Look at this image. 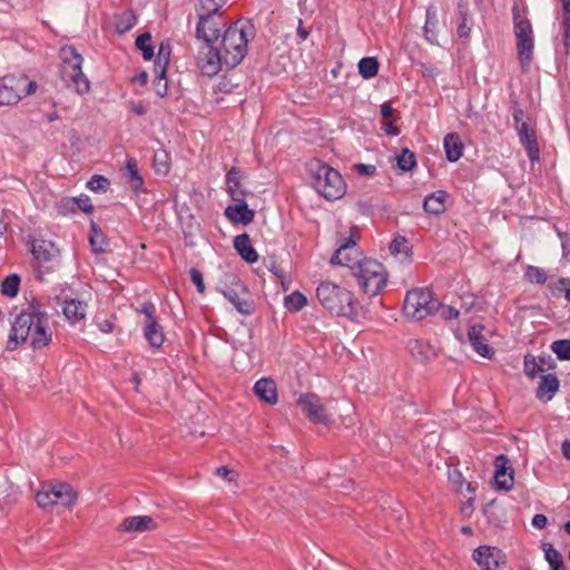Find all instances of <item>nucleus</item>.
Instances as JSON below:
<instances>
[{
    "label": "nucleus",
    "mask_w": 570,
    "mask_h": 570,
    "mask_svg": "<svg viewBox=\"0 0 570 570\" xmlns=\"http://www.w3.org/2000/svg\"><path fill=\"white\" fill-rule=\"evenodd\" d=\"M52 340L48 315L35 303L28 304L11 321V330L7 341V350L16 351L22 344L33 350L48 346Z\"/></svg>",
    "instance_id": "obj_1"
},
{
    "label": "nucleus",
    "mask_w": 570,
    "mask_h": 570,
    "mask_svg": "<svg viewBox=\"0 0 570 570\" xmlns=\"http://www.w3.org/2000/svg\"><path fill=\"white\" fill-rule=\"evenodd\" d=\"M316 297L322 307L334 316L354 318L358 315L357 298L350 289L334 282H321L316 287Z\"/></svg>",
    "instance_id": "obj_2"
},
{
    "label": "nucleus",
    "mask_w": 570,
    "mask_h": 570,
    "mask_svg": "<svg viewBox=\"0 0 570 570\" xmlns=\"http://www.w3.org/2000/svg\"><path fill=\"white\" fill-rule=\"evenodd\" d=\"M254 36V24L247 19H239L225 30L219 50L225 56L227 68H234L242 62L247 52L248 41Z\"/></svg>",
    "instance_id": "obj_3"
},
{
    "label": "nucleus",
    "mask_w": 570,
    "mask_h": 570,
    "mask_svg": "<svg viewBox=\"0 0 570 570\" xmlns=\"http://www.w3.org/2000/svg\"><path fill=\"white\" fill-rule=\"evenodd\" d=\"M308 171L315 190L325 199L332 200L343 197L346 185L336 169L321 160H312L308 164Z\"/></svg>",
    "instance_id": "obj_4"
},
{
    "label": "nucleus",
    "mask_w": 570,
    "mask_h": 570,
    "mask_svg": "<svg viewBox=\"0 0 570 570\" xmlns=\"http://www.w3.org/2000/svg\"><path fill=\"white\" fill-rule=\"evenodd\" d=\"M62 60V78L76 92L83 95L90 90V81L82 72V56L72 46H66L60 50Z\"/></svg>",
    "instance_id": "obj_5"
},
{
    "label": "nucleus",
    "mask_w": 570,
    "mask_h": 570,
    "mask_svg": "<svg viewBox=\"0 0 570 570\" xmlns=\"http://www.w3.org/2000/svg\"><path fill=\"white\" fill-rule=\"evenodd\" d=\"M77 499V492L65 482L45 483L36 494V501L42 509L70 508Z\"/></svg>",
    "instance_id": "obj_6"
},
{
    "label": "nucleus",
    "mask_w": 570,
    "mask_h": 570,
    "mask_svg": "<svg viewBox=\"0 0 570 570\" xmlns=\"http://www.w3.org/2000/svg\"><path fill=\"white\" fill-rule=\"evenodd\" d=\"M439 306L429 288H414L405 295L403 314L409 320L421 321L436 312Z\"/></svg>",
    "instance_id": "obj_7"
},
{
    "label": "nucleus",
    "mask_w": 570,
    "mask_h": 570,
    "mask_svg": "<svg viewBox=\"0 0 570 570\" xmlns=\"http://www.w3.org/2000/svg\"><path fill=\"white\" fill-rule=\"evenodd\" d=\"M353 274L364 293L370 296L380 294L386 285V273L383 265L377 261L363 258Z\"/></svg>",
    "instance_id": "obj_8"
},
{
    "label": "nucleus",
    "mask_w": 570,
    "mask_h": 570,
    "mask_svg": "<svg viewBox=\"0 0 570 570\" xmlns=\"http://www.w3.org/2000/svg\"><path fill=\"white\" fill-rule=\"evenodd\" d=\"M358 239V234L355 228L351 230V234L347 238H344L340 247L335 250V253L331 257V264L335 265H344L355 271L362 263L363 258L362 254L356 248V242Z\"/></svg>",
    "instance_id": "obj_9"
},
{
    "label": "nucleus",
    "mask_w": 570,
    "mask_h": 570,
    "mask_svg": "<svg viewBox=\"0 0 570 570\" xmlns=\"http://www.w3.org/2000/svg\"><path fill=\"white\" fill-rule=\"evenodd\" d=\"M226 278L232 285H234V287L222 289L220 292L224 297L230 302L237 312L242 315L253 314L255 309L254 303L250 299L249 293L246 291L245 286L234 274L226 275Z\"/></svg>",
    "instance_id": "obj_10"
},
{
    "label": "nucleus",
    "mask_w": 570,
    "mask_h": 570,
    "mask_svg": "<svg viewBox=\"0 0 570 570\" xmlns=\"http://www.w3.org/2000/svg\"><path fill=\"white\" fill-rule=\"evenodd\" d=\"M197 65L203 76L213 77L216 76L222 69V66L225 65V56L213 45L205 43L199 50Z\"/></svg>",
    "instance_id": "obj_11"
},
{
    "label": "nucleus",
    "mask_w": 570,
    "mask_h": 570,
    "mask_svg": "<svg viewBox=\"0 0 570 570\" xmlns=\"http://www.w3.org/2000/svg\"><path fill=\"white\" fill-rule=\"evenodd\" d=\"M472 557L482 570H502L505 566V554L495 547L481 546Z\"/></svg>",
    "instance_id": "obj_12"
},
{
    "label": "nucleus",
    "mask_w": 570,
    "mask_h": 570,
    "mask_svg": "<svg viewBox=\"0 0 570 570\" xmlns=\"http://www.w3.org/2000/svg\"><path fill=\"white\" fill-rule=\"evenodd\" d=\"M297 405L302 409L309 421L314 423L328 424L332 421L331 416L326 413L321 399L314 393L301 395L297 400Z\"/></svg>",
    "instance_id": "obj_13"
},
{
    "label": "nucleus",
    "mask_w": 570,
    "mask_h": 570,
    "mask_svg": "<svg viewBox=\"0 0 570 570\" xmlns=\"http://www.w3.org/2000/svg\"><path fill=\"white\" fill-rule=\"evenodd\" d=\"M225 26L222 13H210L209 16H198L196 36L203 39L205 43L213 45L219 38L220 27Z\"/></svg>",
    "instance_id": "obj_14"
},
{
    "label": "nucleus",
    "mask_w": 570,
    "mask_h": 570,
    "mask_svg": "<svg viewBox=\"0 0 570 570\" xmlns=\"http://www.w3.org/2000/svg\"><path fill=\"white\" fill-rule=\"evenodd\" d=\"M22 78L9 75L0 78V106L16 105L21 100Z\"/></svg>",
    "instance_id": "obj_15"
},
{
    "label": "nucleus",
    "mask_w": 570,
    "mask_h": 570,
    "mask_svg": "<svg viewBox=\"0 0 570 570\" xmlns=\"http://www.w3.org/2000/svg\"><path fill=\"white\" fill-rule=\"evenodd\" d=\"M512 19L515 39L532 38L533 30L528 19V7L523 2H514L512 7Z\"/></svg>",
    "instance_id": "obj_16"
},
{
    "label": "nucleus",
    "mask_w": 570,
    "mask_h": 570,
    "mask_svg": "<svg viewBox=\"0 0 570 570\" xmlns=\"http://www.w3.org/2000/svg\"><path fill=\"white\" fill-rule=\"evenodd\" d=\"M508 463L509 459L505 454H500L494 460V484L499 490L509 491L513 488V470L508 468Z\"/></svg>",
    "instance_id": "obj_17"
},
{
    "label": "nucleus",
    "mask_w": 570,
    "mask_h": 570,
    "mask_svg": "<svg viewBox=\"0 0 570 570\" xmlns=\"http://www.w3.org/2000/svg\"><path fill=\"white\" fill-rule=\"evenodd\" d=\"M245 178V173L233 166L226 174V190L233 202L246 199L247 191L242 186V180Z\"/></svg>",
    "instance_id": "obj_18"
},
{
    "label": "nucleus",
    "mask_w": 570,
    "mask_h": 570,
    "mask_svg": "<svg viewBox=\"0 0 570 570\" xmlns=\"http://www.w3.org/2000/svg\"><path fill=\"white\" fill-rule=\"evenodd\" d=\"M225 209V216L235 224L248 225L254 220L255 212L248 208L246 199L236 200Z\"/></svg>",
    "instance_id": "obj_19"
},
{
    "label": "nucleus",
    "mask_w": 570,
    "mask_h": 570,
    "mask_svg": "<svg viewBox=\"0 0 570 570\" xmlns=\"http://www.w3.org/2000/svg\"><path fill=\"white\" fill-rule=\"evenodd\" d=\"M483 325H473L468 331V338L473 350L481 356L491 358L494 354L493 348L489 345L488 340L483 335Z\"/></svg>",
    "instance_id": "obj_20"
},
{
    "label": "nucleus",
    "mask_w": 570,
    "mask_h": 570,
    "mask_svg": "<svg viewBox=\"0 0 570 570\" xmlns=\"http://www.w3.org/2000/svg\"><path fill=\"white\" fill-rule=\"evenodd\" d=\"M407 348L411 355L422 363L436 356V348L424 340L411 338L407 342Z\"/></svg>",
    "instance_id": "obj_21"
},
{
    "label": "nucleus",
    "mask_w": 570,
    "mask_h": 570,
    "mask_svg": "<svg viewBox=\"0 0 570 570\" xmlns=\"http://www.w3.org/2000/svg\"><path fill=\"white\" fill-rule=\"evenodd\" d=\"M254 392L259 400L271 405L276 404L278 401L276 383L272 379H259L254 385Z\"/></svg>",
    "instance_id": "obj_22"
},
{
    "label": "nucleus",
    "mask_w": 570,
    "mask_h": 570,
    "mask_svg": "<svg viewBox=\"0 0 570 570\" xmlns=\"http://www.w3.org/2000/svg\"><path fill=\"white\" fill-rule=\"evenodd\" d=\"M62 313L70 323L75 324L86 317L87 304L79 299H65Z\"/></svg>",
    "instance_id": "obj_23"
},
{
    "label": "nucleus",
    "mask_w": 570,
    "mask_h": 570,
    "mask_svg": "<svg viewBox=\"0 0 570 570\" xmlns=\"http://www.w3.org/2000/svg\"><path fill=\"white\" fill-rule=\"evenodd\" d=\"M234 247L240 257L247 263H255L258 261V255L252 245V240L247 234L237 235L234 238Z\"/></svg>",
    "instance_id": "obj_24"
},
{
    "label": "nucleus",
    "mask_w": 570,
    "mask_h": 570,
    "mask_svg": "<svg viewBox=\"0 0 570 570\" xmlns=\"http://www.w3.org/2000/svg\"><path fill=\"white\" fill-rule=\"evenodd\" d=\"M559 389V380L554 374H546L541 376L537 389V397L540 401H550Z\"/></svg>",
    "instance_id": "obj_25"
},
{
    "label": "nucleus",
    "mask_w": 570,
    "mask_h": 570,
    "mask_svg": "<svg viewBox=\"0 0 570 570\" xmlns=\"http://www.w3.org/2000/svg\"><path fill=\"white\" fill-rule=\"evenodd\" d=\"M124 176L135 193H142L145 190L144 179L138 171V164L136 159L129 158L127 160L124 169Z\"/></svg>",
    "instance_id": "obj_26"
},
{
    "label": "nucleus",
    "mask_w": 570,
    "mask_h": 570,
    "mask_svg": "<svg viewBox=\"0 0 570 570\" xmlns=\"http://www.w3.org/2000/svg\"><path fill=\"white\" fill-rule=\"evenodd\" d=\"M156 523L151 517L148 515H136L126 518L121 524L120 529L122 531H146L155 528Z\"/></svg>",
    "instance_id": "obj_27"
},
{
    "label": "nucleus",
    "mask_w": 570,
    "mask_h": 570,
    "mask_svg": "<svg viewBox=\"0 0 570 570\" xmlns=\"http://www.w3.org/2000/svg\"><path fill=\"white\" fill-rule=\"evenodd\" d=\"M443 146L445 149L446 159L449 161L453 163L462 157L464 147L458 134H448L444 137Z\"/></svg>",
    "instance_id": "obj_28"
},
{
    "label": "nucleus",
    "mask_w": 570,
    "mask_h": 570,
    "mask_svg": "<svg viewBox=\"0 0 570 570\" xmlns=\"http://www.w3.org/2000/svg\"><path fill=\"white\" fill-rule=\"evenodd\" d=\"M448 194L444 190H438L428 195L423 202V208L428 214L440 215L445 212V199Z\"/></svg>",
    "instance_id": "obj_29"
},
{
    "label": "nucleus",
    "mask_w": 570,
    "mask_h": 570,
    "mask_svg": "<svg viewBox=\"0 0 570 570\" xmlns=\"http://www.w3.org/2000/svg\"><path fill=\"white\" fill-rule=\"evenodd\" d=\"M32 254L40 263L51 262L58 254V249L51 242L39 240L32 244Z\"/></svg>",
    "instance_id": "obj_30"
},
{
    "label": "nucleus",
    "mask_w": 570,
    "mask_h": 570,
    "mask_svg": "<svg viewBox=\"0 0 570 570\" xmlns=\"http://www.w3.org/2000/svg\"><path fill=\"white\" fill-rule=\"evenodd\" d=\"M142 330L145 338L153 347H160L164 344L165 335L157 320L144 323Z\"/></svg>",
    "instance_id": "obj_31"
},
{
    "label": "nucleus",
    "mask_w": 570,
    "mask_h": 570,
    "mask_svg": "<svg viewBox=\"0 0 570 570\" xmlns=\"http://www.w3.org/2000/svg\"><path fill=\"white\" fill-rule=\"evenodd\" d=\"M533 47V37L517 39V50L522 68H527L530 65L532 60Z\"/></svg>",
    "instance_id": "obj_32"
},
{
    "label": "nucleus",
    "mask_w": 570,
    "mask_h": 570,
    "mask_svg": "<svg viewBox=\"0 0 570 570\" xmlns=\"http://www.w3.org/2000/svg\"><path fill=\"white\" fill-rule=\"evenodd\" d=\"M542 550L544 552V558L550 566V570L564 569L562 554L557 549H554V547L551 543H542Z\"/></svg>",
    "instance_id": "obj_33"
},
{
    "label": "nucleus",
    "mask_w": 570,
    "mask_h": 570,
    "mask_svg": "<svg viewBox=\"0 0 570 570\" xmlns=\"http://www.w3.org/2000/svg\"><path fill=\"white\" fill-rule=\"evenodd\" d=\"M195 11L197 16H209L210 13H222L220 9L224 6L218 0H194Z\"/></svg>",
    "instance_id": "obj_34"
},
{
    "label": "nucleus",
    "mask_w": 570,
    "mask_h": 570,
    "mask_svg": "<svg viewBox=\"0 0 570 570\" xmlns=\"http://www.w3.org/2000/svg\"><path fill=\"white\" fill-rule=\"evenodd\" d=\"M195 11L197 16H209L210 13H222L220 9L224 6L218 0H194Z\"/></svg>",
    "instance_id": "obj_35"
},
{
    "label": "nucleus",
    "mask_w": 570,
    "mask_h": 570,
    "mask_svg": "<svg viewBox=\"0 0 570 570\" xmlns=\"http://www.w3.org/2000/svg\"><path fill=\"white\" fill-rule=\"evenodd\" d=\"M379 66L375 57H365L358 61V72L364 79H371L377 75Z\"/></svg>",
    "instance_id": "obj_36"
},
{
    "label": "nucleus",
    "mask_w": 570,
    "mask_h": 570,
    "mask_svg": "<svg viewBox=\"0 0 570 570\" xmlns=\"http://www.w3.org/2000/svg\"><path fill=\"white\" fill-rule=\"evenodd\" d=\"M438 24L436 11L432 8L426 10V20L424 24V36L431 43H436L435 28Z\"/></svg>",
    "instance_id": "obj_37"
},
{
    "label": "nucleus",
    "mask_w": 570,
    "mask_h": 570,
    "mask_svg": "<svg viewBox=\"0 0 570 570\" xmlns=\"http://www.w3.org/2000/svg\"><path fill=\"white\" fill-rule=\"evenodd\" d=\"M89 242H90L91 248L95 253H105L106 252L107 242L105 239L104 234L97 227L96 224L91 225Z\"/></svg>",
    "instance_id": "obj_38"
},
{
    "label": "nucleus",
    "mask_w": 570,
    "mask_h": 570,
    "mask_svg": "<svg viewBox=\"0 0 570 570\" xmlns=\"http://www.w3.org/2000/svg\"><path fill=\"white\" fill-rule=\"evenodd\" d=\"M284 304L289 312H298L307 304V298L301 292L295 291L284 298Z\"/></svg>",
    "instance_id": "obj_39"
},
{
    "label": "nucleus",
    "mask_w": 570,
    "mask_h": 570,
    "mask_svg": "<svg viewBox=\"0 0 570 570\" xmlns=\"http://www.w3.org/2000/svg\"><path fill=\"white\" fill-rule=\"evenodd\" d=\"M20 286V277L17 274L8 275L1 284V293L8 297L17 296Z\"/></svg>",
    "instance_id": "obj_40"
},
{
    "label": "nucleus",
    "mask_w": 570,
    "mask_h": 570,
    "mask_svg": "<svg viewBox=\"0 0 570 570\" xmlns=\"http://www.w3.org/2000/svg\"><path fill=\"white\" fill-rule=\"evenodd\" d=\"M468 3L464 1H460L458 3V12L461 17V22L458 26V36L460 38H468L471 31V28L468 24Z\"/></svg>",
    "instance_id": "obj_41"
},
{
    "label": "nucleus",
    "mask_w": 570,
    "mask_h": 570,
    "mask_svg": "<svg viewBox=\"0 0 570 570\" xmlns=\"http://www.w3.org/2000/svg\"><path fill=\"white\" fill-rule=\"evenodd\" d=\"M136 46L142 52L145 60L154 57V47L151 46V36L148 32L141 33L136 38Z\"/></svg>",
    "instance_id": "obj_42"
},
{
    "label": "nucleus",
    "mask_w": 570,
    "mask_h": 570,
    "mask_svg": "<svg viewBox=\"0 0 570 570\" xmlns=\"http://www.w3.org/2000/svg\"><path fill=\"white\" fill-rule=\"evenodd\" d=\"M169 157L166 150L158 149L154 154V168L156 173L166 175L170 170Z\"/></svg>",
    "instance_id": "obj_43"
},
{
    "label": "nucleus",
    "mask_w": 570,
    "mask_h": 570,
    "mask_svg": "<svg viewBox=\"0 0 570 570\" xmlns=\"http://www.w3.org/2000/svg\"><path fill=\"white\" fill-rule=\"evenodd\" d=\"M397 166L403 171H410L416 165V158L414 153L407 148L403 149L402 153L396 157Z\"/></svg>",
    "instance_id": "obj_44"
},
{
    "label": "nucleus",
    "mask_w": 570,
    "mask_h": 570,
    "mask_svg": "<svg viewBox=\"0 0 570 570\" xmlns=\"http://www.w3.org/2000/svg\"><path fill=\"white\" fill-rule=\"evenodd\" d=\"M524 277L528 282L534 284H544L547 282L544 269L532 265L527 266Z\"/></svg>",
    "instance_id": "obj_45"
},
{
    "label": "nucleus",
    "mask_w": 570,
    "mask_h": 570,
    "mask_svg": "<svg viewBox=\"0 0 570 570\" xmlns=\"http://www.w3.org/2000/svg\"><path fill=\"white\" fill-rule=\"evenodd\" d=\"M552 352L561 361H570V340H558L551 345Z\"/></svg>",
    "instance_id": "obj_46"
},
{
    "label": "nucleus",
    "mask_w": 570,
    "mask_h": 570,
    "mask_svg": "<svg viewBox=\"0 0 570 570\" xmlns=\"http://www.w3.org/2000/svg\"><path fill=\"white\" fill-rule=\"evenodd\" d=\"M137 23V19L132 12H125L116 22V29L120 33L129 31Z\"/></svg>",
    "instance_id": "obj_47"
},
{
    "label": "nucleus",
    "mask_w": 570,
    "mask_h": 570,
    "mask_svg": "<svg viewBox=\"0 0 570 570\" xmlns=\"http://www.w3.org/2000/svg\"><path fill=\"white\" fill-rule=\"evenodd\" d=\"M110 186V181L108 178L101 175H95L92 176L88 183L87 187L96 193H105Z\"/></svg>",
    "instance_id": "obj_48"
},
{
    "label": "nucleus",
    "mask_w": 570,
    "mask_h": 570,
    "mask_svg": "<svg viewBox=\"0 0 570 570\" xmlns=\"http://www.w3.org/2000/svg\"><path fill=\"white\" fill-rule=\"evenodd\" d=\"M410 250L409 242L404 236L395 237L390 244V252L392 255L396 256L400 254L407 255Z\"/></svg>",
    "instance_id": "obj_49"
},
{
    "label": "nucleus",
    "mask_w": 570,
    "mask_h": 570,
    "mask_svg": "<svg viewBox=\"0 0 570 570\" xmlns=\"http://www.w3.org/2000/svg\"><path fill=\"white\" fill-rule=\"evenodd\" d=\"M525 148L527 155L531 163H537L540 159V149L537 142V137L527 141L521 142Z\"/></svg>",
    "instance_id": "obj_50"
},
{
    "label": "nucleus",
    "mask_w": 570,
    "mask_h": 570,
    "mask_svg": "<svg viewBox=\"0 0 570 570\" xmlns=\"http://www.w3.org/2000/svg\"><path fill=\"white\" fill-rule=\"evenodd\" d=\"M561 3H562V9H563V21H562V26H563V38H564V43L568 45V40L570 38V0H560Z\"/></svg>",
    "instance_id": "obj_51"
},
{
    "label": "nucleus",
    "mask_w": 570,
    "mask_h": 570,
    "mask_svg": "<svg viewBox=\"0 0 570 570\" xmlns=\"http://www.w3.org/2000/svg\"><path fill=\"white\" fill-rule=\"evenodd\" d=\"M515 130L518 131V136L520 139V142L533 139L537 137L535 130L530 127L528 122H521L520 125L515 126Z\"/></svg>",
    "instance_id": "obj_52"
},
{
    "label": "nucleus",
    "mask_w": 570,
    "mask_h": 570,
    "mask_svg": "<svg viewBox=\"0 0 570 570\" xmlns=\"http://www.w3.org/2000/svg\"><path fill=\"white\" fill-rule=\"evenodd\" d=\"M137 311L145 315L144 323H149L150 321L156 320V317H155L156 307L151 302L142 303Z\"/></svg>",
    "instance_id": "obj_53"
},
{
    "label": "nucleus",
    "mask_w": 570,
    "mask_h": 570,
    "mask_svg": "<svg viewBox=\"0 0 570 570\" xmlns=\"http://www.w3.org/2000/svg\"><path fill=\"white\" fill-rule=\"evenodd\" d=\"M153 86L157 96L165 97L167 95V77H155Z\"/></svg>",
    "instance_id": "obj_54"
},
{
    "label": "nucleus",
    "mask_w": 570,
    "mask_h": 570,
    "mask_svg": "<svg viewBox=\"0 0 570 570\" xmlns=\"http://www.w3.org/2000/svg\"><path fill=\"white\" fill-rule=\"evenodd\" d=\"M75 203L77 204L78 208L82 210L83 213H91L94 209V206L91 204V199L87 195H80L79 197H76Z\"/></svg>",
    "instance_id": "obj_55"
},
{
    "label": "nucleus",
    "mask_w": 570,
    "mask_h": 570,
    "mask_svg": "<svg viewBox=\"0 0 570 570\" xmlns=\"http://www.w3.org/2000/svg\"><path fill=\"white\" fill-rule=\"evenodd\" d=\"M189 275H190V281L196 285L197 291L203 294L205 292V283L203 279L202 272L196 268H191L189 271Z\"/></svg>",
    "instance_id": "obj_56"
},
{
    "label": "nucleus",
    "mask_w": 570,
    "mask_h": 570,
    "mask_svg": "<svg viewBox=\"0 0 570 570\" xmlns=\"http://www.w3.org/2000/svg\"><path fill=\"white\" fill-rule=\"evenodd\" d=\"M16 78H22L23 85H21V97L30 96L36 92L38 85L35 81L28 80L26 76H16Z\"/></svg>",
    "instance_id": "obj_57"
},
{
    "label": "nucleus",
    "mask_w": 570,
    "mask_h": 570,
    "mask_svg": "<svg viewBox=\"0 0 570 570\" xmlns=\"http://www.w3.org/2000/svg\"><path fill=\"white\" fill-rule=\"evenodd\" d=\"M436 311H439L442 318L448 320V321L456 318L460 314L459 309H456L455 307L445 306V305H441V304Z\"/></svg>",
    "instance_id": "obj_58"
},
{
    "label": "nucleus",
    "mask_w": 570,
    "mask_h": 570,
    "mask_svg": "<svg viewBox=\"0 0 570 570\" xmlns=\"http://www.w3.org/2000/svg\"><path fill=\"white\" fill-rule=\"evenodd\" d=\"M170 45L169 42L163 41L158 48L156 60L169 62L170 60Z\"/></svg>",
    "instance_id": "obj_59"
},
{
    "label": "nucleus",
    "mask_w": 570,
    "mask_h": 570,
    "mask_svg": "<svg viewBox=\"0 0 570 570\" xmlns=\"http://www.w3.org/2000/svg\"><path fill=\"white\" fill-rule=\"evenodd\" d=\"M355 169L361 176H373L376 173V167L367 164H357L355 165Z\"/></svg>",
    "instance_id": "obj_60"
},
{
    "label": "nucleus",
    "mask_w": 570,
    "mask_h": 570,
    "mask_svg": "<svg viewBox=\"0 0 570 570\" xmlns=\"http://www.w3.org/2000/svg\"><path fill=\"white\" fill-rule=\"evenodd\" d=\"M476 298L473 294H465L461 297V307L465 309V312H470L472 307L475 305Z\"/></svg>",
    "instance_id": "obj_61"
},
{
    "label": "nucleus",
    "mask_w": 570,
    "mask_h": 570,
    "mask_svg": "<svg viewBox=\"0 0 570 570\" xmlns=\"http://www.w3.org/2000/svg\"><path fill=\"white\" fill-rule=\"evenodd\" d=\"M169 62L155 60L154 72L155 77H166L167 66Z\"/></svg>",
    "instance_id": "obj_62"
},
{
    "label": "nucleus",
    "mask_w": 570,
    "mask_h": 570,
    "mask_svg": "<svg viewBox=\"0 0 570 570\" xmlns=\"http://www.w3.org/2000/svg\"><path fill=\"white\" fill-rule=\"evenodd\" d=\"M216 475L227 481H233L235 472L227 466H219L216 469Z\"/></svg>",
    "instance_id": "obj_63"
},
{
    "label": "nucleus",
    "mask_w": 570,
    "mask_h": 570,
    "mask_svg": "<svg viewBox=\"0 0 570 570\" xmlns=\"http://www.w3.org/2000/svg\"><path fill=\"white\" fill-rule=\"evenodd\" d=\"M537 370L538 371H542V368L537 366L534 361L530 362L525 357V360H524V371H525L527 375L530 376V377H534L535 374H537Z\"/></svg>",
    "instance_id": "obj_64"
}]
</instances>
